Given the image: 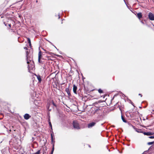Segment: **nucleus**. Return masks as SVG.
<instances>
[{"mask_svg":"<svg viewBox=\"0 0 154 154\" xmlns=\"http://www.w3.org/2000/svg\"><path fill=\"white\" fill-rule=\"evenodd\" d=\"M26 54L27 63L28 64L29 72L32 73L35 69L34 62L32 60V55L29 54L28 51H26Z\"/></svg>","mask_w":154,"mask_h":154,"instance_id":"nucleus-1","label":"nucleus"},{"mask_svg":"<svg viewBox=\"0 0 154 154\" xmlns=\"http://www.w3.org/2000/svg\"><path fill=\"white\" fill-rule=\"evenodd\" d=\"M73 126L74 128L76 129H79V124L76 121H73Z\"/></svg>","mask_w":154,"mask_h":154,"instance_id":"nucleus-2","label":"nucleus"},{"mask_svg":"<svg viewBox=\"0 0 154 154\" xmlns=\"http://www.w3.org/2000/svg\"><path fill=\"white\" fill-rule=\"evenodd\" d=\"M149 19L152 20H154V15L151 13H149L148 15Z\"/></svg>","mask_w":154,"mask_h":154,"instance_id":"nucleus-3","label":"nucleus"},{"mask_svg":"<svg viewBox=\"0 0 154 154\" xmlns=\"http://www.w3.org/2000/svg\"><path fill=\"white\" fill-rule=\"evenodd\" d=\"M96 124V123L95 122H92L88 124V128H91L93 127Z\"/></svg>","mask_w":154,"mask_h":154,"instance_id":"nucleus-4","label":"nucleus"},{"mask_svg":"<svg viewBox=\"0 0 154 154\" xmlns=\"http://www.w3.org/2000/svg\"><path fill=\"white\" fill-rule=\"evenodd\" d=\"M31 116L28 114H26L24 116V118L26 120L29 119Z\"/></svg>","mask_w":154,"mask_h":154,"instance_id":"nucleus-5","label":"nucleus"},{"mask_svg":"<svg viewBox=\"0 0 154 154\" xmlns=\"http://www.w3.org/2000/svg\"><path fill=\"white\" fill-rule=\"evenodd\" d=\"M77 87L75 85H73V91L74 93L76 94H77Z\"/></svg>","mask_w":154,"mask_h":154,"instance_id":"nucleus-6","label":"nucleus"},{"mask_svg":"<svg viewBox=\"0 0 154 154\" xmlns=\"http://www.w3.org/2000/svg\"><path fill=\"white\" fill-rule=\"evenodd\" d=\"M66 91L67 93L69 96L70 95V91L69 88H66Z\"/></svg>","mask_w":154,"mask_h":154,"instance_id":"nucleus-7","label":"nucleus"},{"mask_svg":"<svg viewBox=\"0 0 154 154\" xmlns=\"http://www.w3.org/2000/svg\"><path fill=\"white\" fill-rule=\"evenodd\" d=\"M137 16L139 19H140L142 17V14L141 13H138L137 14Z\"/></svg>","mask_w":154,"mask_h":154,"instance_id":"nucleus-8","label":"nucleus"},{"mask_svg":"<svg viewBox=\"0 0 154 154\" xmlns=\"http://www.w3.org/2000/svg\"><path fill=\"white\" fill-rule=\"evenodd\" d=\"M144 134L145 135H147L148 136H149L150 135H152L153 134L152 133H151V132H147V133L145 132L144 133Z\"/></svg>","mask_w":154,"mask_h":154,"instance_id":"nucleus-9","label":"nucleus"},{"mask_svg":"<svg viewBox=\"0 0 154 154\" xmlns=\"http://www.w3.org/2000/svg\"><path fill=\"white\" fill-rule=\"evenodd\" d=\"M27 41H28V42L29 44V45L30 46H31V41H30V39L29 38H27Z\"/></svg>","mask_w":154,"mask_h":154,"instance_id":"nucleus-10","label":"nucleus"},{"mask_svg":"<svg viewBox=\"0 0 154 154\" xmlns=\"http://www.w3.org/2000/svg\"><path fill=\"white\" fill-rule=\"evenodd\" d=\"M154 143V141L151 142H149L147 144L148 145H152V144H153Z\"/></svg>","mask_w":154,"mask_h":154,"instance_id":"nucleus-11","label":"nucleus"},{"mask_svg":"<svg viewBox=\"0 0 154 154\" xmlns=\"http://www.w3.org/2000/svg\"><path fill=\"white\" fill-rule=\"evenodd\" d=\"M34 103H35V105H38V100H35V101H34Z\"/></svg>","mask_w":154,"mask_h":154,"instance_id":"nucleus-12","label":"nucleus"},{"mask_svg":"<svg viewBox=\"0 0 154 154\" xmlns=\"http://www.w3.org/2000/svg\"><path fill=\"white\" fill-rule=\"evenodd\" d=\"M54 150V144H53L52 150L51 152V154H52Z\"/></svg>","mask_w":154,"mask_h":154,"instance_id":"nucleus-13","label":"nucleus"},{"mask_svg":"<svg viewBox=\"0 0 154 154\" xmlns=\"http://www.w3.org/2000/svg\"><path fill=\"white\" fill-rule=\"evenodd\" d=\"M122 119L123 121L124 122H126V120L124 119V118L122 116Z\"/></svg>","mask_w":154,"mask_h":154,"instance_id":"nucleus-14","label":"nucleus"},{"mask_svg":"<svg viewBox=\"0 0 154 154\" xmlns=\"http://www.w3.org/2000/svg\"><path fill=\"white\" fill-rule=\"evenodd\" d=\"M98 92L100 93H103V91L101 89H99L98 90Z\"/></svg>","mask_w":154,"mask_h":154,"instance_id":"nucleus-15","label":"nucleus"},{"mask_svg":"<svg viewBox=\"0 0 154 154\" xmlns=\"http://www.w3.org/2000/svg\"><path fill=\"white\" fill-rule=\"evenodd\" d=\"M41 52L40 51H39V62H40V58H41Z\"/></svg>","mask_w":154,"mask_h":154,"instance_id":"nucleus-16","label":"nucleus"},{"mask_svg":"<svg viewBox=\"0 0 154 154\" xmlns=\"http://www.w3.org/2000/svg\"><path fill=\"white\" fill-rule=\"evenodd\" d=\"M51 141L53 142V136L52 135V134H51Z\"/></svg>","mask_w":154,"mask_h":154,"instance_id":"nucleus-17","label":"nucleus"},{"mask_svg":"<svg viewBox=\"0 0 154 154\" xmlns=\"http://www.w3.org/2000/svg\"><path fill=\"white\" fill-rule=\"evenodd\" d=\"M49 124L51 128H52V125H51V123L50 121V120H49Z\"/></svg>","mask_w":154,"mask_h":154,"instance_id":"nucleus-18","label":"nucleus"},{"mask_svg":"<svg viewBox=\"0 0 154 154\" xmlns=\"http://www.w3.org/2000/svg\"><path fill=\"white\" fill-rule=\"evenodd\" d=\"M149 137V138H151V139L154 138V135H153V136H150V137Z\"/></svg>","mask_w":154,"mask_h":154,"instance_id":"nucleus-19","label":"nucleus"},{"mask_svg":"<svg viewBox=\"0 0 154 154\" xmlns=\"http://www.w3.org/2000/svg\"><path fill=\"white\" fill-rule=\"evenodd\" d=\"M42 81V79L39 76V83Z\"/></svg>","mask_w":154,"mask_h":154,"instance_id":"nucleus-20","label":"nucleus"},{"mask_svg":"<svg viewBox=\"0 0 154 154\" xmlns=\"http://www.w3.org/2000/svg\"><path fill=\"white\" fill-rule=\"evenodd\" d=\"M136 131L137 132L140 133V132L139 131V130H137V129H136Z\"/></svg>","mask_w":154,"mask_h":154,"instance_id":"nucleus-21","label":"nucleus"},{"mask_svg":"<svg viewBox=\"0 0 154 154\" xmlns=\"http://www.w3.org/2000/svg\"><path fill=\"white\" fill-rule=\"evenodd\" d=\"M35 75L37 77L38 79V76L35 74Z\"/></svg>","mask_w":154,"mask_h":154,"instance_id":"nucleus-22","label":"nucleus"},{"mask_svg":"<svg viewBox=\"0 0 154 154\" xmlns=\"http://www.w3.org/2000/svg\"><path fill=\"white\" fill-rule=\"evenodd\" d=\"M34 154H38V151H37Z\"/></svg>","mask_w":154,"mask_h":154,"instance_id":"nucleus-23","label":"nucleus"},{"mask_svg":"<svg viewBox=\"0 0 154 154\" xmlns=\"http://www.w3.org/2000/svg\"><path fill=\"white\" fill-rule=\"evenodd\" d=\"M56 56H57V57H61V56L60 55H57V54H56L55 55Z\"/></svg>","mask_w":154,"mask_h":154,"instance_id":"nucleus-24","label":"nucleus"},{"mask_svg":"<svg viewBox=\"0 0 154 154\" xmlns=\"http://www.w3.org/2000/svg\"><path fill=\"white\" fill-rule=\"evenodd\" d=\"M24 48L26 49V50H27V48L26 47H24Z\"/></svg>","mask_w":154,"mask_h":154,"instance_id":"nucleus-25","label":"nucleus"},{"mask_svg":"<svg viewBox=\"0 0 154 154\" xmlns=\"http://www.w3.org/2000/svg\"><path fill=\"white\" fill-rule=\"evenodd\" d=\"M139 95L141 97H142V95L140 94H139Z\"/></svg>","mask_w":154,"mask_h":154,"instance_id":"nucleus-26","label":"nucleus"},{"mask_svg":"<svg viewBox=\"0 0 154 154\" xmlns=\"http://www.w3.org/2000/svg\"><path fill=\"white\" fill-rule=\"evenodd\" d=\"M9 26L10 27H11V24H9Z\"/></svg>","mask_w":154,"mask_h":154,"instance_id":"nucleus-27","label":"nucleus"},{"mask_svg":"<svg viewBox=\"0 0 154 154\" xmlns=\"http://www.w3.org/2000/svg\"><path fill=\"white\" fill-rule=\"evenodd\" d=\"M58 16H59V18H60V15H58Z\"/></svg>","mask_w":154,"mask_h":154,"instance_id":"nucleus-28","label":"nucleus"},{"mask_svg":"<svg viewBox=\"0 0 154 154\" xmlns=\"http://www.w3.org/2000/svg\"><path fill=\"white\" fill-rule=\"evenodd\" d=\"M53 104L54 105H54V103H53Z\"/></svg>","mask_w":154,"mask_h":154,"instance_id":"nucleus-29","label":"nucleus"},{"mask_svg":"<svg viewBox=\"0 0 154 154\" xmlns=\"http://www.w3.org/2000/svg\"><path fill=\"white\" fill-rule=\"evenodd\" d=\"M35 97H36V94H35Z\"/></svg>","mask_w":154,"mask_h":154,"instance_id":"nucleus-30","label":"nucleus"},{"mask_svg":"<svg viewBox=\"0 0 154 154\" xmlns=\"http://www.w3.org/2000/svg\"><path fill=\"white\" fill-rule=\"evenodd\" d=\"M36 2H38V1H37H37H36Z\"/></svg>","mask_w":154,"mask_h":154,"instance_id":"nucleus-31","label":"nucleus"}]
</instances>
